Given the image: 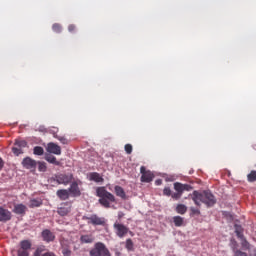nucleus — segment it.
<instances>
[{
  "label": "nucleus",
  "instance_id": "34",
  "mask_svg": "<svg viewBox=\"0 0 256 256\" xmlns=\"http://www.w3.org/2000/svg\"><path fill=\"white\" fill-rule=\"evenodd\" d=\"M124 149L127 155H131V153H133V146L131 144H126Z\"/></svg>",
  "mask_w": 256,
  "mask_h": 256
},
{
  "label": "nucleus",
  "instance_id": "4",
  "mask_svg": "<svg viewBox=\"0 0 256 256\" xmlns=\"http://www.w3.org/2000/svg\"><path fill=\"white\" fill-rule=\"evenodd\" d=\"M140 173L142 175L140 178V181L142 183H151V181H153V179L155 178L153 172L147 170L145 166H141Z\"/></svg>",
  "mask_w": 256,
  "mask_h": 256
},
{
  "label": "nucleus",
  "instance_id": "24",
  "mask_svg": "<svg viewBox=\"0 0 256 256\" xmlns=\"http://www.w3.org/2000/svg\"><path fill=\"white\" fill-rule=\"evenodd\" d=\"M33 256H57L53 252H46L43 254V248H37L33 253Z\"/></svg>",
  "mask_w": 256,
  "mask_h": 256
},
{
  "label": "nucleus",
  "instance_id": "37",
  "mask_svg": "<svg viewBox=\"0 0 256 256\" xmlns=\"http://www.w3.org/2000/svg\"><path fill=\"white\" fill-rule=\"evenodd\" d=\"M163 195H166V197H171V188L165 187L163 190Z\"/></svg>",
  "mask_w": 256,
  "mask_h": 256
},
{
  "label": "nucleus",
  "instance_id": "30",
  "mask_svg": "<svg viewBox=\"0 0 256 256\" xmlns=\"http://www.w3.org/2000/svg\"><path fill=\"white\" fill-rule=\"evenodd\" d=\"M45 153V150L41 146L34 147V155H43Z\"/></svg>",
  "mask_w": 256,
  "mask_h": 256
},
{
  "label": "nucleus",
  "instance_id": "1",
  "mask_svg": "<svg viewBox=\"0 0 256 256\" xmlns=\"http://www.w3.org/2000/svg\"><path fill=\"white\" fill-rule=\"evenodd\" d=\"M191 198L197 207H200L201 203L206 205V207H213L217 203L215 196L210 191L199 192L195 190L191 194Z\"/></svg>",
  "mask_w": 256,
  "mask_h": 256
},
{
  "label": "nucleus",
  "instance_id": "16",
  "mask_svg": "<svg viewBox=\"0 0 256 256\" xmlns=\"http://www.w3.org/2000/svg\"><path fill=\"white\" fill-rule=\"evenodd\" d=\"M41 205H43V199L33 198V199H30L28 207L30 209H35L36 207H41Z\"/></svg>",
  "mask_w": 256,
  "mask_h": 256
},
{
  "label": "nucleus",
  "instance_id": "14",
  "mask_svg": "<svg viewBox=\"0 0 256 256\" xmlns=\"http://www.w3.org/2000/svg\"><path fill=\"white\" fill-rule=\"evenodd\" d=\"M0 221L7 222L11 221V213L9 210L4 209L3 207H0Z\"/></svg>",
  "mask_w": 256,
  "mask_h": 256
},
{
  "label": "nucleus",
  "instance_id": "17",
  "mask_svg": "<svg viewBox=\"0 0 256 256\" xmlns=\"http://www.w3.org/2000/svg\"><path fill=\"white\" fill-rule=\"evenodd\" d=\"M13 212L16 213V215H25V213H27V206L24 204H16Z\"/></svg>",
  "mask_w": 256,
  "mask_h": 256
},
{
  "label": "nucleus",
  "instance_id": "27",
  "mask_svg": "<svg viewBox=\"0 0 256 256\" xmlns=\"http://www.w3.org/2000/svg\"><path fill=\"white\" fill-rule=\"evenodd\" d=\"M247 180L249 181V183H255V181H256V170H252L247 175Z\"/></svg>",
  "mask_w": 256,
  "mask_h": 256
},
{
  "label": "nucleus",
  "instance_id": "38",
  "mask_svg": "<svg viewBox=\"0 0 256 256\" xmlns=\"http://www.w3.org/2000/svg\"><path fill=\"white\" fill-rule=\"evenodd\" d=\"M190 211H191L192 215H201V211H199V209H197L195 207H191Z\"/></svg>",
  "mask_w": 256,
  "mask_h": 256
},
{
  "label": "nucleus",
  "instance_id": "20",
  "mask_svg": "<svg viewBox=\"0 0 256 256\" xmlns=\"http://www.w3.org/2000/svg\"><path fill=\"white\" fill-rule=\"evenodd\" d=\"M172 219L175 227H183L185 225V219L181 216H174Z\"/></svg>",
  "mask_w": 256,
  "mask_h": 256
},
{
  "label": "nucleus",
  "instance_id": "31",
  "mask_svg": "<svg viewBox=\"0 0 256 256\" xmlns=\"http://www.w3.org/2000/svg\"><path fill=\"white\" fill-rule=\"evenodd\" d=\"M126 249L128 251H133V240H131V238L126 240Z\"/></svg>",
  "mask_w": 256,
  "mask_h": 256
},
{
  "label": "nucleus",
  "instance_id": "40",
  "mask_svg": "<svg viewBox=\"0 0 256 256\" xmlns=\"http://www.w3.org/2000/svg\"><path fill=\"white\" fill-rule=\"evenodd\" d=\"M242 247L244 249H249V242L247 240H245L244 238H242Z\"/></svg>",
  "mask_w": 256,
  "mask_h": 256
},
{
  "label": "nucleus",
  "instance_id": "7",
  "mask_svg": "<svg viewBox=\"0 0 256 256\" xmlns=\"http://www.w3.org/2000/svg\"><path fill=\"white\" fill-rule=\"evenodd\" d=\"M22 165H23L24 169H33V171H35V169H37V161H35L31 157L24 158L22 161Z\"/></svg>",
  "mask_w": 256,
  "mask_h": 256
},
{
  "label": "nucleus",
  "instance_id": "11",
  "mask_svg": "<svg viewBox=\"0 0 256 256\" xmlns=\"http://www.w3.org/2000/svg\"><path fill=\"white\" fill-rule=\"evenodd\" d=\"M47 151L48 153H52L53 155H61V146L50 142L47 145Z\"/></svg>",
  "mask_w": 256,
  "mask_h": 256
},
{
  "label": "nucleus",
  "instance_id": "19",
  "mask_svg": "<svg viewBox=\"0 0 256 256\" xmlns=\"http://www.w3.org/2000/svg\"><path fill=\"white\" fill-rule=\"evenodd\" d=\"M81 243H93L95 241V236L92 234H84L80 237Z\"/></svg>",
  "mask_w": 256,
  "mask_h": 256
},
{
  "label": "nucleus",
  "instance_id": "8",
  "mask_svg": "<svg viewBox=\"0 0 256 256\" xmlns=\"http://www.w3.org/2000/svg\"><path fill=\"white\" fill-rule=\"evenodd\" d=\"M85 219L91 225H105V220L103 218L97 216V214H93L91 216H88Z\"/></svg>",
  "mask_w": 256,
  "mask_h": 256
},
{
  "label": "nucleus",
  "instance_id": "28",
  "mask_svg": "<svg viewBox=\"0 0 256 256\" xmlns=\"http://www.w3.org/2000/svg\"><path fill=\"white\" fill-rule=\"evenodd\" d=\"M16 147H20L21 149L27 147V141L25 140H16L15 142Z\"/></svg>",
  "mask_w": 256,
  "mask_h": 256
},
{
  "label": "nucleus",
  "instance_id": "9",
  "mask_svg": "<svg viewBox=\"0 0 256 256\" xmlns=\"http://www.w3.org/2000/svg\"><path fill=\"white\" fill-rule=\"evenodd\" d=\"M174 189L176 193H180V195H183L184 191H191L193 187H191V185L189 184H182L180 182H176L174 183Z\"/></svg>",
  "mask_w": 256,
  "mask_h": 256
},
{
  "label": "nucleus",
  "instance_id": "35",
  "mask_svg": "<svg viewBox=\"0 0 256 256\" xmlns=\"http://www.w3.org/2000/svg\"><path fill=\"white\" fill-rule=\"evenodd\" d=\"M17 256H29V251L21 250L20 248L17 251Z\"/></svg>",
  "mask_w": 256,
  "mask_h": 256
},
{
  "label": "nucleus",
  "instance_id": "26",
  "mask_svg": "<svg viewBox=\"0 0 256 256\" xmlns=\"http://www.w3.org/2000/svg\"><path fill=\"white\" fill-rule=\"evenodd\" d=\"M235 233L238 239H243V227L241 225L235 224L234 225Z\"/></svg>",
  "mask_w": 256,
  "mask_h": 256
},
{
  "label": "nucleus",
  "instance_id": "32",
  "mask_svg": "<svg viewBox=\"0 0 256 256\" xmlns=\"http://www.w3.org/2000/svg\"><path fill=\"white\" fill-rule=\"evenodd\" d=\"M56 139H58V141H60V143H62V145L69 144V140H67V138H65V136H56Z\"/></svg>",
  "mask_w": 256,
  "mask_h": 256
},
{
  "label": "nucleus",
  "instance_id": "6",
  "mask_svg": "<svg viewBox=\"0 0 256 256\" xmlns=\"http://www.w3.org/2000/svg\"><path fill=\"white\" fill-rule=\"evenodd\" d=\"M55 179L60 185H69L73 181V174H58Z\"/></svg>",
  "mask_w": 256,
  "mask_h": 256
},
{
  "label": "nucleus",
  "instance_id": "10",
  "mask_svg": "<svg viewBox=\"0 0 256 256\" xmlns=\"http://www.w3.org/2000/svg\"><path fill=\"white\" fill-rule=\"evenodd\" d=\"M57 213L58 215H61V217H65L66 215H69V213H71V203L66 202L62 204V206L58 208Z\"/></svg>",
  "mask_w": 256,
  "mask_h": 256
},
{
  "label": "nucleus",
  "instance_id": "33",
  "mask_svg": "<svg viewBox=\"0 0 256 256\" xmlns=\"http://www.w3.org/2000/svg\"><path fill=\"white\" fill-rule=\"evenodd\" d=\"M12 152L14 153V155L19 156V155H21L23 153V148H20L18 146L13 147L12 148Z\"/></svg>",
  "mask_w": 256,
  "mask_h": 256
},
{
  "label": "nucleus",
  "instance_id": "41",
  "mask_svg": "<svg viewBox=\"0 0 256 256\" xmlns=\"http://www.w3.org/2000/svg\"><path fill=\"white\" fill-rule=\"evenodd\" d=\"M183 194H180L179 192H176V193H173L172 195H171V197H172V199H181V196H182Z\"/></svg>",
  "mask_w": 256,
  "mask_h": 256
},
{
  "label": "nucleus",
  "instance_id": "3",
  "mask_svg": "<svg viewBox=\"0 0 256 256\" xmlns=\"http://www.w3.org/2000/svg\"><path fill=\"white\" fill-rule=\"evenodd\" d=\"M90 256H111V252L102 242H97L89 252Z\"/></svg>",
  "mask_w": 256,
  "mask_h": 256
},
{
  "label": "nucleus",
  "instance_id": "13",
  "mask_svg": "<svg viewBox=\"0 0 256 256\" xmlns=\"http://www.w3.org/2000/svg\"><path fill=\"white\" fill-rule=\"evenodd\" d=\"M69 193H71L73 197L81 196V190H79V184H77V182H72L69 188Z\"/></svg>",
  "mask_w": 256,
  "mask_h": 256
},
{
  "label": "nucleus",
  "instance_id": "25",
  "mask_svg": "<svg viewBox=\"0 0 256 256\" xmlns=\"http://www.w3.org/2000/svg\"><path fill=\"white\" fill-rule=\"evenodd\" d=\"M176 213H179V215H185L187 213V206H185V204H178L176 206Z\"/></svg>",
  "mask_w": 256,
  "mask_h": 256
},
{
  "label": "nucleus",
  "instance_id": "43",
  "mask_svg": "<svg viewBox=\"0 0 256 256\" xmlns=\"http://www.w3.org/2000/svg\"><path fill=\"white\" fill-rule=\"evenodd\" d=\"M156 185H161V183H163V181L162 180H156Z\"/></svg>",
  "mask_w": 256,
  "mask_h": 256
},
{
  "label": "nucleus",
  "instance_id": "2",
  "mask_svg": "<svg viewBox=\"0 0 256 256\" xmlns=\"http://www.w3.org/2000/svg\"><path fill=\"white\" fill-rule=\"evenodd\" d=\"M96 195L99 197V203L102 205V207H105V209H109L111 207V203H115V195H113L111 192L107 191L105 187H98L96 189Z\"/></svg>",
  "mask_w": 256,
  "mask_h": 256
},
{
  "label": "nucleus",
  "instance_id": "5",
  "mask_svg": "<svg viewBox=\"0 0 256 256\" xmlns=\"http://www.w3.org/2000/svg\"><path fill=\"white\" fill-rule=\"evenodd\" d=\"M114 230L115 233L118 237H120V239H123V237H125V235H127L129 233V228L123 224H120L118 222L114 223Z\"/></svg>",
  "mask_w": 256,
  "mask_h": 256
},
{
  "label": "nucleus",
  "instance_id": "39",
  "mask_svg": "<svg viewBox=\"0 0 256 256\" xmlns=\"http://www.w3.org/2000/svg\"><path fill=\"white\" fill-rule=\"evenodd\" d=\"M71 250L69 248H63L62 255L64 256H71Z\"/></svg>",
  "mask_w": 256,
  "mask_h": 256
},
{
  "label": "nucleus",
  "instance_id": "29",
  "mask_svg": "<svg viewBox=\"0 0 256 256\" xmlns=\"http://www.w3.org/2000/svg\"><path fill=\"white\" fill-rule=\"evenodd\" d=\"M38 170L41 173H45L47 171V164L45 162H38Z\"/></svg>",
  "mask_w": 256,
  "mask_h": 256
},
{
  "label": "nucleus",
  "instance_id": "12",
  "mask_svg": "<svg viewBox=\"0 0 256 256\" xmlns=\"http://www.w3.org/2000/svg\"><path fill=\"white\" fill-rule=\"evenodd\" d=\"M42 239L46 241V243H51V241H55V234L51 232L49 229H45L42 231Z\"/></svg>",
  "mask_w": 256,
  "mask_h": 256
},
{
  "label": "nucleus",
  "instance_id": "44",
  "mask_svg": "<svg viewBox=\"0 0 256 256\" xmlns=\"http://www.w3.org/2000/svg\"><path fill=\"white\" fill-rule=\"evenodd\" d=\"M252 256H256V249L254 250Z\"/></svg>",
  "mask_w": 256,
  "mask_h": 256
},
{
  "label": "nucleus",
  "instance_id": "21",
  "mask_svg": "<svg viewBox=\"0 0 256 256\" xmlns=\"http://www.w3.org/2000/svg\"><path fill=\"white\" fill-rule=\"evenodd\" d=\"M31 247H32L31 241H29V240H22L20 242V248L19 249L22 250V251H28L29 252Z\"/></svg>",
  "mask_w": 256,
  "mask_h": 256
},
{
  "label": "nucleus",
  "instance_id": "36",
  "mask_svg": "<svg viewBox=\"0 0 256 256\" xmlns=\"http://www.w3.org/2000/svg\"><path fill=\"white\" fill-rule=\"evenodd\" d=\"M233 252H234V256H248L247 253L241 250H235V248L233 249Z\"/></svg>",
  "mask_w": 256,
  "mask_h": 256
},
{
  "label": "nucleus",
  "instance_id": "23",
  "mask_svg": "<svg viewBox=\"0 0 256 256\" xmlns=\"http://www.w3.org/2000/svg\"><path fill=\"white\" fill-rule=\"evenodd\" d=\"M45 160L48 161V163H51L52 165H61V162L57 161V158L51 154H46Z\"/></svg>",
  "mask_w": 256,
  "mask_h": 256
},
{
  "label": "nucleus",
  "instance_id": "18",
  "mask_svg": "<svg viewBox=\"0 0 256 256\" xmlns=\"http://www.w3.org/2000/svg\"><path fill=\"white\" fill-rule=\"evenodd\" d=\"M114 191L117 197H120V199H127V194L125 193V190L121 186H115Z\"/></svg>",
  "mask_w": 256,
  "mask_h": 256
},
{
  "label": "nucleus",
  "instance_id": "42",
  "mask_svg": "<svg viewBox=\"0 0 256 256\" xmlns=\"http://www.w3.org/2000/svg\"><path fill=\"white\" fill-rule=\"evenodd\" d=\"M3 165H4V163H3V159H2V158H0V171H1V169H3Z\"/></svg>",
  "mask_w": 256,
  "mask_h": 256
},
{
  "label": "nucleus",
  "instance_id": "15",
  "mask_svg": "<svg viewBox=\"0 0 256 256\" xmlns=\"http://www.w3.org/2000/svg\"><path fill=\"white\" fill-rule=\"evenodd\" d=\"M88 177L90 181H94L95 183H103V181H105V179L102 178L101 174L97 172H91Z\"/></svg>",
  "mask_w": 256,
  "mask_h": 256
},
{
  "label": "nucleus",
  "instance_id": "22",
  "mask_svg": "<svg viewBox=\"0 0 256 256\" xmlns=\"http://www.w3.org/2000/svg\"><path fill=\"white\" fill-rule=\"evenodd\" d=\"M56 194L59 197V199H61V201H67V199H69L68 190H58Z\"/></svg>",
  "mask_w": 256,
  "mask_h": 256
}]
</instances>
